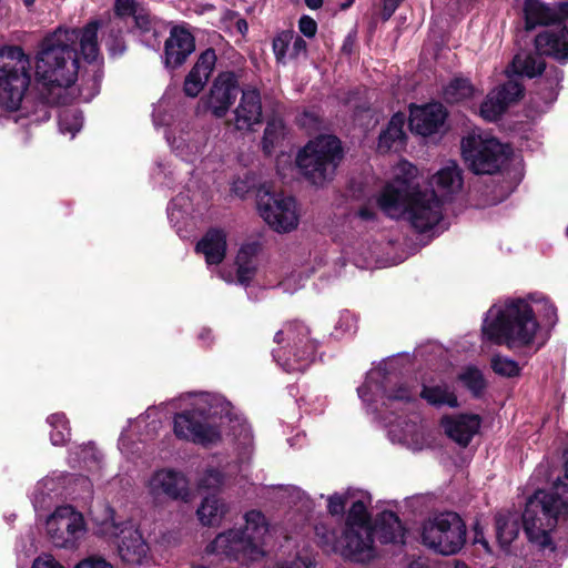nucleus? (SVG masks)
<instances>
[{"mask_svg":"<svg viewBox=\"0 0 568 568\" xmlns=\"http://www.w3.org/2000/svg\"><path fill=\"white\" fill-rule=\"evenodd\" d=\"M417 169L399 161L394 178L377 197L379 209L392 219L403 217L419 232L436 226L443 219V201L434 190L419 189L414 179Z\"/></svg>","mask_w":568,"mask_h":568,"instance_id":"1","label":"nucleus"},{"mask_svg":"<svg viewBox=\"0 0 568 568\" xmlns=\"http://www.w3.org/2000/svg\"><path fill=\"white\" fill-rule=\"evenodd\" d=\"M484 336L496 343L505 344L508 348H521L544 345L539 337V324L535 310L525 300L507 301L503 305H493L483 324Z\"/></svg>","mask_w":568,"mask_h":568,"instance_id":"2","label":"nucleus"},{"mask_svg":"<svg viewBox=\"0 0 568 568\" xmlns=\"http://www.w3.org/2000/svg\"><path fill=\"white\" fill-rule=\"evenodd\" d=\"M77 41L74 31L61 28L42 41L36 59V74L44 87L67 89L75 82L79 73Z\"/></svg>","mask_w":568,"mask_h":568,"instance_id":"3","label":"nucleus"},{"mask_svg":"<svg viewBox=\"0 0 568 568\" xmlns=\"http://www.w3.org/2000/svg\"><path fill=\"white\" fill-rule=\"evenodd\" d=\"M244 525L220 532L206 547L209 554L223 555L242 562L262 560L266 556L270 523L256 509L243 515Z\"/></svg>","mask_w":568,"mask_h":568,"instance_id":"4","label":"nucleus"},{"mask_svg":"<svg viewBox=\"0 0 568 568\" xmlns=\"http://www.w3.org/2000/svg\"><path fill=\"white\" fill-rule=\"evenodd\" d=\"M568 510V485L558 481L552 493L537 491L526 504L524 528L530 541L542 548L550 546L549 531Z\"/></svg>","mask_w":568,"mask_h":568,"instance_id":"5","label":"nucleus"},{"mask_svg":"<svg viewBox=\"0 0 568 568\" xmlns=\"http://www.w3.org/2000/svg\"><path fill=\"white\" fill-rule=\"evenodd\" d=\"M343 158L341 142L333 135L311 140L296 155L302 174L315 185L331 181Z\"/></svg>","mask_w":568,"mask_h":568,"instance_id":"6","label":"nucleus"},{"mask_svg":"<svg viewBox=\"0 0 568 568\" xmlns=\"http://www.w3.org/2000/svg\"><path fill=\"white\" fill-rule=\"evenodd\" d=\"M31 61L22 48L7 45L0 49V106L8 111L19 109L30 84Z\"/></svg>","mask_w":568,"mask_h":568,"instance_id":"7","label":"nucleus"},{"mask_svg":"<svg viewBox=\"0 0 568 568\" xmlns=\"http://www.w3.org/2000/svg\"><path fill=\"white\" fill-rule=\"evenodd\" d=\"M216 398L201 394L194 402V408L180 413L174 418V433L179 438L207 445L221 438L220 430L210 423L217 412L214 409Z\"/></svg>","mask_w":568,"mask_h":568,"instance_id":"8","label":"nucleus"},{"mask_svg":"<svg viewBox=\"0 0 568 568\" xmlns=\"http://www.w3.org/2000/svg\"><path fill=\"white\" fill-rule=\"evenodd\" d=\"M422 541L437 554H457L466 541V526L453 511L440 513L424 521Z\"/></svg>","mask_w":568,"mask_h":568,"instance_id":"9","label":"nucleus"},{"mask_svg":"<svg viewBox=\"0 0 568 568\" xmlns=\"http://www.w3.org/2000/svg\"><path fill=\"white\" fill-rule=\"evenodd\" d=\"M462 154L476 174H494L507 158L505 145L481 131H474L462 140Z\"/></svg>","mask_w":568,"mask_h":568,"instance_id":"10","label":"nucleus"},{"mask_svg":"<svg viewBox=\"0 0 568 568\" xmlns=\"http://www.w3.org/2000/svg\"><path fill=\"white\" fill-rule=\"evenodd\" d=\"M310 334V328L301 322H288L275 334L274 341L285 343L284 347L294 356V362L290 358L282 362L287 372L303 371L314 359L317 342Z\"/></svg>","mask_w":568,"mask_h":568,"instance_id":"11","label":"nucleus"},{"mask_svg":"<svg viewBox=\"0 0 568 568\" xmlns=\"http://www.w3.org/2000/svg\"><path fill=\"white\" fill-rule=\"evenodd\" d=\"M47 534L51 542L63 549H77L87 532L81 513L71 506L58 507L47 519Z\"/></svg>","mask_w":568,"mask_h":568,"instance_id":"12","label":"nucleus"},{"mask_svg":"<svg viewBox=\"0 0 568 568\" xmlns=\"http://www.w3.org/2000/svg\"><path fill=\"white\" fill-rule=\"evenodd\" d=\"M257 209L261 217L277 233H288L298 226L300 212L292 196L260 192Z\"/></svg>","mask_w":568,"mask_h":568,"instance_id":"13","label":"nucleus"},{"mask_svg":"<svg viewBox=\"0 0 568 568\" xmlns=\"http://www.w3.org/2000/svg\"><path fill=\"white\" fill-rule=\"evenodd\" d=\"M322 542L333 550H339L344 557L354 561L363 562L374 557L373 529L371 526L346 528L339 547L334 545L333 537L323 536Z\"/></svg>","mask_w":568,"mask_h":568,"instance_id":"14","label":"nucleus"},{"mask_svg":"<svg viewBox=\"0 0 568 568\" xmlns=\"http://www.w3.org/2000/svg\"><path fill=\"white\" fill-rule=\"evenodd\" d=\"M148 490L155 499L168 498L187 501L190 497L186 477L172 469H160L152 474L148 481Z\"/></svg>","mask_w":568,"mask_h":568,"instance_id":"15","label":"nucleus"},{"mask_svg":"<svg viewBox=\"0 0 568 568\" xmlns=\"http://www.w3.org/2000/svg\"><path fill=\"white\" fill-rule=\"evenodd\" d=\"M239 93L234 73L223 72L214 80L209 94L201 100L215 118H223L235 101Z\"/></svg>","mask_w":568,"mask_h":568,"instance_id":"16","label":"nucleus"},{"mask_svg":"<svg viewBox=\"0 0 568 568\" xmlns=\"http://www.w3.org/2000/svg\"><path fill=\"white\" fill-rule=\"evenodd\" d=\"M195 50L194 37L182 27H174L164 43V65L178 69Z\"/></svg>","mask_w":568,"mask_h":568,"instance_id":"17","label":"nucleus"},{"mask_svg":"<svg viewBox=\"0 0 568 568\" xmlns=\"http://www.w3.org/2000/svg\"><path fill=\"white\" fill-rule=\"evenodd\" d=\"M233 124L239 131H253L262 122V101L254 88L242 91L239 104L233 111Z\"/></svg>","mask_w":568,"mask_h":568,"instance_id":"18","label":"nucleus"},{"mask_svg":"<svg viewBox=\"0 0 568 568\" xmlns=\"http://www.w3.org/2000/svg\"><path fill=\"white\" fill-rule=\"evenodd\" d=\"M523 87L516 81H508L493 90L481 103L480 116L486 121H496L506 110L509 103L520 98Z\"/></svg>","mask_w":568,"mask_h":568,"instance_id":"19","label":"nucleus"},{"mask_svg":"<svg viewBox=\"0 0 568 568\" xmlns=\"http://www.w3.org/2000/svg\"><path fill=\"white\" fill-rule=\"evenodd\" d=\"M445 108L440 103H429L410 108L409 126L419 135L435 134L446 120Z\"/></svg>","mask_w":568,"mask_h":568,"instance_id":"20","label":"nucleus"},{"mask_svg":"<svg viewBox=\"0 0 568 568\" xmlns=\"http://www.w3.org/2000/svg\"><path fill=\"white\" fill-rule=\"evenodd\" d=\"M119 555L130 566L143 565L149 558V546L141 532L133 525H125L120 530Z\"/></svg>","mask_w":568,"mask_h":568,"instance_id":"21","label":"nucleus"},{"mask_svg":"<svg viewBox=\"0 0 568 568\" xmlns=\"http://www.w3.org/2000/svg\"><path fill=\"white\" fill-rule=\"evenodd\" d=\"M166 140L179 156L190 162L201 156L207 144L205 133L185 130H180L178 133H169Z\"/></svg>","mask_w":568,"mask_h":568,"instance_id":"22","label":"nucleus"},{"mask_svg":"<svg viewBox=\"0 0 568 568\" xmlns=\"http://www.w3.org/2000/svg\"><path fill=\"white\" fill-rule=\"evenodd\" d=\"M445 433L460 446H467L480 427V417L474 414H462L442 419Z\"/></svg>","mask_w":568,"mask_h":568,"instance_id":"23","label":"nucleus"},{"mask_svg":"<svg viewBox=\"0 0 568 568\" xmlns=\"http://www.w3.org/2000/svg\"><path fill=\"white\" fill-rule=\"evenodd\" d=\"M383 377L381 371H372L365 383L358 387L357 392L364 402H375L378 397L386 396L388 400L407 402L413 398V393L406 386H399L392 393H386L385 386L381 383Z\"/></svg>","mask_w":568,"mask_h":568,"instance_id":"24","label":"nucleus"},{"mask_svg":"<svg viewBox=\"0 0 568 568\" xmlns=\"http://www.w3.org/2000/svg\"><path fill=\"white\" fill-rule=\"evenodd\" d=\"M429 186L432 187L430 190H434L435 194H437L444 202L445 199L462 190L463 178L460 169L455 162L449 161L432 175L429 179Z\"/></svg>","mask_w":568,"mask_h":568,"instance_id":"25","label":"nucleus"},{"mask_svg":"<svg viewBox=\"0 0 568 568\" xmlns=\"http://www.w3.org/2000/svg\"><path fill=\"white\" fill-rule=\"evenodd\" d=\"M538 53L554 57L559 61L568 60V31L557 28L540 32L535 40Z\"/></svg>","mask_w":568,"mask_h":568,"instance_id":"26","label":"nucleus"},{"mask_svg":"<svg viewBox=\"0 0 568 568\" xmlns=\"http://www.w3.org/2000/svg\"><path fill=\"white\" fill-rule=\"evenodd\" d=\"M273 52L276 61L285 64L288 60H296L305 57L307 52L306 41L296 36L293 30L280 32L273 39Z\"/></svg>","mask_w":568,"mask_h":568,"instance_id":"27","label":"nucleus"},{"mask_svg":"<svg viewBox=\"0 0 568 568\" xmlns=\"http://www.w3.org/2000/svg\"><path fill=\"white\" fill-rule=\"evenodd\" d=\"M196 251L202 253L209 265L220 264L226 252V235L221 230H211L196 244Z\"/></svg>","mask_w":568,"mask_h":568,"instance_id":"28","label":"nucleus"},{"mask_svg":"<svg viewBox=\"0 0 568 568\" xmlns=\"http://www.w3.org/2000/svg\"><path fill=\"white\" fill-rule=\"evenodd\" d=\"M405 120V115L400 112L392 116L386 130L378 138V150L381 152L398 151L403 148L406 138L404 132Z\"/></svg>","mask_w":568,"mask_h":568,"instance_id":"29","label":"nucleus"},{"mask_svg":"<svg viewBox=\"0 0 568 568\" xmlns=\"http://www.w3.org/2000/svg\"><path fill=\"white\" fill-rule=\"evenodd\" d=\"M98 29V21H91L82 29H63L78 34L77 43H80L81 53L88 62L97 61L99 58Z\"/></svg>","mask_w":568,"mask_h":568,"instance_id":"30","label":"nucleus"},{"mask_svg":"<svg viewBox=\"0 0 568 568\" xmlns=\"http://www.w3.org/2000/svg\"><path fill=\"white\" fill-rule=\"evenodd\" d=\"M227 511L226 504L215 495L205 497L196 510L200 523L204 526H217Z\"/></svg>","mask_w":568,"mask_h":568,"instance_id":"31","label":"nucleus"},{"mask_svg":"<svg viewBox=\"0 0 568 568\" xmlns=\"http://www.w3.org/2000/svg\"><path fill=\"white\" fill-rule=\"evenodd\" d=\"M524 12L527 30L534 29L539 24L547 26L554 23L559 19L558 13L554 9L545 6L539 0H526Z\"/></svg>","mask_w":568,"mask_h":568,"instance_id":"32","label":"nucleus"},{"mask_svg":"<svg viewBox=\"0 0 568 568\" xmlns=\"http://www.w3.org/2000/svg\"><path fill=\"white\" fill-rule=\"evenodd\" d=\"M376 532L382 542H404V528L398 517L392 511H385L381 515L376 526Z\"/></svg>","mask_w":568,"mask_h":568,"instance_id":"33","label":"nucleus"},{"mask_svg":"<svg viewBox=\"0 0 568 568\" xmlns=\"http://www.w3.org/2000/svg\"><path fill=\"white\" fill-rule=\"evenodd\" d=\"M260 252L257 243H247L243 245L236 256L237 281L241 284H247L255 274L256 265L254 257Z\"/></svg>","mask_w":568,"mask_h":568,"instance_id":"34","label":"nucleus"},{"mask_svg":"<svg viewBox=\"0 0 568 568\" xmlns=\"http://www.w3.org/2000/svg\"><path fill=\"white\" fill-rule=\"evenodd\" d=\"M420 396L434 406H449L455 408L458 406L457 397L446 384L433 386H424Z\"/></svg>","mask_w":568,"mask_h":568,"instance_id":"35","label":"nucleus"},{"mask_svg":"<svg viewBox=\"0 0 568 568\" xmlns=\"http://www.w3.org/2000/svg\"><path fill=\"white\" fill-rule=\"evenodd\" d=\"M286 136V128L281 119L274 118L267 121L262 139L264 153L271 154L281 146Z\"/></svg>","mask_w":568,"mask_h":568,"instance_id":"36","label":"nucleus"},{"mask_svg":"<svg viewBox=\"0 0 568 568\" xmlns=\"http://www.w3.org/2000/svg\"><path fill=\"white\" fill-rule=\"evenodd\" d=\"M511 65L515 73L529 78L540 74L545 69V62L541 57L528 52L516 54Z\"/></svg>","mask_w":568,"mask_h":568,"instance_id":"37","label":"nucleus"},{"mask_svg":"<svg viewBox=\"0 0 568 568\" xmlns=\"http://www.w3.org/2000/svg\"><path fill=\"white\" fill-rule=\"evenodd\" d=\"M476 93V89L469 82L468 79L465 78H454L445 88H444V98L449 103L462 102L467 100Z\"/></svg>","mask_w":568,"mask_h":568,"instance_id":"38","label":"nucleus"},{"mask_svg":"<svg viewBox=\"0 0 568 568\" xmlns=\"http://www.w3.org/2000/svg\"><path fill=\"white\" fill-rule=\"evenodd\" d=\"M497 539L503 548H507L516 539L519 528L515 519L498 517L496 520Z\"/></svg>","mask_w":568,"mask_h":568,"instance_id":"39","label":"nucleus"},{"mask_svg":"<svg viewBox=\"0 0 568 568\" xmlns=\"http://www.w3.org/2000/svg\"><path fill=\"white\" fill-rule=\"evenodd\" d=\"M458 378L475 396H479L486 388L484 375L476 367H466Z\"/></svg>","mask_w":568,"mask_h":568,"instance_id":"40","label":"nucleus"},{"mask_svg":"<svg viewBox=\"0 0 568 568\" xmlns=\"http://www.w3.org/2000/svg\"><path fill=\"white\" fill-rule=\"evenodd\" d=\"M49 424L52 427L50 438L53 445H62L70 437V429L68 422L63 414H53L48 418Z\"/></svg>","mask_w":568,"mask_h":568,"instance_id":"41","label":"nucleus"},{"mask_svg":"<svg viewBox=\"0 0 568 568\" xmlns=\"http://www.w3.org/2000/svg\"><path fill=\"white\" fill-rule=\"evenodd\" d=\"M490 365L493 371L503 377H515L520 374L518 363L507 356L494 355Z\"/></svg>","mask_w":568,"mask_h":568,"instance_id":"42","label":"nucleus"},{"mask_svg":"<svg viewBox=\"0 0 568 568\" xmlns=\"http://www.w3.org/2000/svg\"><path fill=\"white\" fill-rule=\"evenodd\" d=\"M83 124V118L77 110H63L59 115V126L62 132L72 136L79 132Z\"/></svg>","mask_w":568,"mask_h":568,"instance_id":"43","label":"nucleus"},{"mask_svg":"<svg viewBox=\"0 0 568 568\" xmlns=\"http://www.w3.org/2000/svg\"><path fill=\"white\" fill-rule=\"evenodd\" d=\"M216 62V54L213 49H206L201 53L196 63L191 69L194 74L205 77L209 80Z\"/></svg>","mask_w":568,"mask_h":568,"instance_id":"44","label":"nucleus"},{"mask_svg":"<svg viewBox=\"0 0 568 568\" xmlns=\"http://www.w3.org/2000/svg\"><path fill=\"white\" fill-rule=\"evenodd\" d=\"M362 526H369L368 514L365 504L358 500L354 501L349 509L346 528H362Z\"/></svg>","mask_w":568,"mask_h":568,"instance_id":"45","label":"nucleus"},{"mask_svg":"<svg viewBox=\"0 0 568 568\" xmlns=\"http://www.w3.org/2000/svg\"><path fill=\"white\" fill-rule=\"evenodd\" d=\"M206 82L207 79H205V77L194 74L192 71H190L184 80V93L187 97L195 98L203 90Z\"/></svg>","mask_w":568,"mask_h":568,"instance_id":"46","label":"nucleus"},{"mask_svg":"<svg viewBox=\"0 0 568 568\" xmlns=\"http://www.w3.org/2000/svg\"><path fill=\"white\" fill-rule=\"evenodd\" d=\"M538 312L545 321L546 325L554 326L557 322V308L546 297H540L535 301Z\"/></svg>","mask_w":568,"mask_h":568,"instance_id":"47","label":"nucleus"},{"mask_svg":"<svg viewBox=\"0 0 568 568\" xmlns=\"http://www.w3.org/2000/svg\"><path fill=\"white\" fill-rule=\"evenodd\" d=\"M199 485L205 489H217L224 485V477L219 470L210 469L201 478Z\"/></svg>","mask_w":568,"mask_h":568,"instance_id":"48","label":"nucleus"},{"mask_svg":"<svg viewBox=\"0 0 568 568\" xmlns=\"http://www.w3.org/2000/svg\"><path fill=\"white\" fill-rule=\"evenodd\" d=\"M132 17L134 18L135 27L142 32H149L153 30V19L143 7H141Z\"/></svg>","mask_w":568,"mask_h":568,"instance_id":"49","label":"nucleus"},{"mask_svg":"<svg viewBox=\"0 0 568 568\" xmlns=\"http://www.w3.org/2000/svg\"><path fill=\"white\" fill-rule=\"evenodd\" d=\"M115 13L119 17L133 16L140 8L134 0H115Z\"/></svg>","mask_w":568,"mask_h":568,"instance_id":"50","label":"nucleus"},{"mask_svg":"<svg viewBox=\"0 0 568 568\" xmlns=\"http://www.w3.org/2000/svg\"><path fill=\"white\" fill-rule=\"evenodd\" d=\"M298 30L305 37L313 38L317 32V23L310 16H302L298 20Z\"/></svg>","mask_w":568,"mask_h":568,"instance_id":"51","label":"nucleus"},{"mask_svg":"<svg viewBox=\"0 0 568 568\" xmlns=\"http://www.w3.org/2000/svg\"><path fill=\"white\" fill-rule=\"evenodd\" d=\"M31 568H64V567L52 555L41 554L33 560Z\"/></svg>","mask_w":568,"mask_h":568,"instance_id":"52","label":"nucleus"},{"mask_svg":"<svg viewBox=\"0 0 568 568\" xmlns=\"http://www.w3.org/2000/svg\"><path fill=\"white\" fill-rule=\"evenodd\" d=\"M74 568H113V566L100 556H91L81 560Z\"/></svg>","mask_w":568,"mask_h":568,"instance_id":"53","label":"nucleus"},{"mask_svg":"<svg viewBox=\"0 0 568 568\" xmlns=\"http://www.w3.org/2000/svg\"><path fill=\"white\" fill-rule=\"evenodd\" d=\"M345 504L346 496L338 494L332 495L328 497V511L332 515H341L344 513Z\"/></svg>","mask_w":568,"mask_h":568,"instance_id":"54","label":"nucleus"},{"mask_svg":"<svg viewBox=\"0 0 568 568\" xmlns=\"http://www.w3.org/2000/svg\"><path fill=\"white\" fill-rule=\"evenodd\" d=\"M106 45L112 55L121 54L125 49L124 42L119 36H115L110 41H108Z\"/></svg>","mask_w":568,"mask_h":568,"instance_id":"55","label":"nucleus"},{"mask_svg":"<svg viewBox=\"0 0 568 568\" xmlns=\"http://www.w3.org/2000/svg\"><path fill=\"white\" fill-rule=\"evenodd\" d=\"M116 530L118 526L114 524L113 519L103 521L100 528V532L106 536H115Z\"/></svg>","mask_w":568,"mask_h":568,"instance_id":"56","label":"nucleus"},{"mask_svg":"<svg viewBox=\"0 0 568 568\" xmlns=\"http://www.w3.org/2000/svg\"><path fill=\"white\" fill-rule=\"evenodd\" d=\"M293 566L294 568H314V564L310 559H297Z\"/></svg>","mask_w":568,"mask_h":568,"instance_id":"57","label":"nucleus"},{"mask_svg":"<svg viewBox=\"0 0 568 568\" xmlns=\"http://www.w3.org/2000/svg\"><path fill=\"white\" fill-rule=\"evenodd\" d=\"M358 215L363 220H372V219H374V212L371 209H368V207L361 209L359 212H358Z\"/></svg>","mask_w":568,"mask_h":568,"instance_id":"58","label":"nucleus"},{"mask_svg":"<svg viewBox=\"0 0 568 568\" xmlns=\"http://www.w3.org/2000/svg\"><path fill=\"white\" fill-rule=\"evenodd\" d=\"M305 3L310 9L316 10L322 7L323 0H305Z\"/></svg>","mask_w":568,"mask_h":568,"instance_id":"59","label":"nucleus"},{"mask_svg":"<svg viewBox=\"0 0 568 568\" xmlns=\"http://www.w3.org/2000/svg\"><path fill=\"white\" fill-rule=\"evenodd\" d=\"M564 460H565V475L568 478V447L564 452Z\"/></svg>","mask_w":568,"mask_h":568,"instance_id":"60","label":"nucleus"},{"mask_svg":"<svg viewBox=\"0 0 568 568\" xmlns=\"http://www.w3.org/2000/svg\"><path fill=\"white\" fill-rule=\"evenodd\" d=\"M354 1H355V0H346V2H344V3H342V4H341V8H342L343 10H345V9L349 8Z\"/></svg>","mask_w":568,"mask_h":568,"instance_id":"61","label":"nucleus"},{"mask_svg":"<svg viewBox=\"0 0 568 568\" xmlns=\"http://www.w3.org/2000/svg\"><path fill=\"white\" fill-rule=\"evenodd\" d=\"M239 29L242 31L243 29H247V24L245 21L241 20L237 22Z\"/></svg>","mask_w":568,"mask_h":568,"instance_id":"62","label":"nucleus"},{"mask_svg":"<svg viewBox=\"0 0 568 568\" xmlns=\"http://www.w3.org/2000/svg\"><path fill=\"white\" fill-rule=\"evenodd\" d=\"M23 2L27 7H29V6L33 4L34 0H23Z\"/></svg>","mask_w":568,"mask_h":568,"instance_id":"63","label":"nucleus"},{"mask_svg":"<svg viewBox=\"0 0 568 568\" xmlns=\"http://www.w3.org/2000/svg\"><path fill=\"white\" fill-rule=\"evenodd\" d=\"M274 356L277 358V361H282V355L280 352L275 353Z\"/></svg>","mask_w":568,"mask_h":568,"instance_id":"64","label":"nucleus"}]
</instances>
